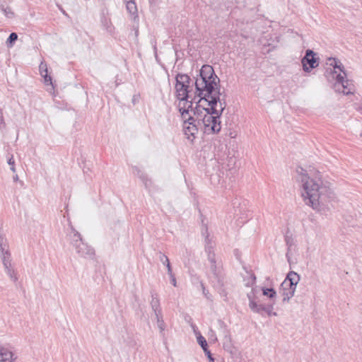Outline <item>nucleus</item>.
<instances>
[{
    "mask_svg": "<svg viewBox=\"0 0 362 362\" xmlns=\"http://www.w3.org/2000/svg\"><path fill=\"white\" fill-rule=\"evenodd\" d=\"M220 79L215 74L213 67L203 65L197 76L194 85L199 103L206 102L210 107L204 108L206 114L202 118L206 133H218L221 126L220 116L226 107V103L220 98Z\"/></svg>",
    "mask_w": 362,
    "mask_h": 362,
    "instance_id": "1",
    "label": "nucleus"
},
{
    "mask_svg": "<svg viewBox=\"0 0 362 362\" xmlns=\"http://www.w3.org/2000/svg\"><path fill=\"white\" fill-rule=\"evenodd\" d=\"M298 180L300 182L301 195L305 203L319 212L329 210V204L335 198L332 190L325 185L320 173L311 175L300 169Z\"/></svg>",
    "mask_w": 362,
    "mask_h": 362,
    "instance_id": "2",
    "label": "nucleus"
},
{
    "mask_svg": "<svg viewBox=\"0 0 362 362\" xmlns=\"http://www.w3.org/2000/svg\"><path fill=\"white\" fill-rule=\"evenodd\" d=\"M175 81V96L179 100L177 107L182 117L185 118V115L189 114V109L192 107V100H189L192 98L189 95L192 81L188 75L177 74Z\"/></svg>",
    "mask_w": 362,
    "mask_h": 362,
    "instance_id": "3",
    "label": "nucleus"
},
{
    "mask_svg": "<svg viewBox=\"0 0 362 362\" xmlns=\"http://www.w3.org/2000/svg\"><path fill=\"white\" fill-rule=\"evenodd\" d=\"M205 252L207 254V259L210 264V281L215 288L221 289L225 283L222 262L217 258L214 250V245H208Z\"/></svg>",
    "mask_w": 362,
    "mask_h": 362,
    "instance_id": "4",
    "label": "nucleus"
},
{
    "mask_svg": "<svg viewBox=\"0 0 362 362\" xmlns=\"http://www.w3.org/2000/svg\"><path fill=\"white\" fill-rule=\"evenodd\" d=\"M300 279V275L293 271H291L287 274L286 279L280 286V293L283 296V302H288L294 296Z\"/></svg>",
    "mask_w": 362,
    "mask_h": 362,
    "instance_id": "5",
    "label": "nucleus"
},
{
    "mask_svg": "<svg viewBox=\"0 0 362 362\" xmlns=\"http://www.w3.org/2000/svg\"><path fill=\"white\" fill-rule=\"evenodd\" d=\"M347 76L338 74L335 76L336 81L334 88L337 92L342 93L344 95L354 94L355 86L351 81L346 79Z\"/></svg>",
    "mask_w": 362,
    "mask_h": 362,
    "instance_id": "6",
    "label": "nucleus"
},
{
    "mask_svg": "<svg viewBox=\"0 0 362 362\" xmlns=\"http://www.w3.org/2000/svg\"><path fill=\"white\" fill-rule=\"evenodd\" d=\"M315 56L316 54L313 50L307 49L305 51V54L301 59L303 70L305 72H310L319 66V59Z\"/></svg>",
    "mask_w": 362,
    "mask_h": 362,
    "instance_id": "7",
    "label": "nucleus"
},
{
    "mask_svg": "<svg viewBox=\"0 0 362 362\" xmlns=\"http://www.w3.org/2000/svg\"><path fill=\"white\" fill-rule=\"evenodd\" d=\"M187 115H185V117L182 118L184 119L183 131L187 138L190 139L191 136L194 137V135L198 132V129L195 124V119L194 117L189 116L187 118Z\"/></svg>",
    "mask_w": 362,
    "mask_h": 362,
    "instance_id": "8",
    "label": "nucleus"
},
{
    "mask_svg": "<svg viewBox=\"0 0 362 362\" xmlns=\"http://www.w3.org/2000/svg\"><path fill=\"white\" fill-rule=\"evenodd\" d=\"M4 270L10 279L16 282L18 281L16 272L11 263V255H6L1 257Z\"/></svg>",
    "mask_w": 362,
    "mask_h": 362,
    "instance_id": "9",
    "label": "nucleus"
},
{
    "mask_svg": "<svg viewBox=\"0 0 362 362\" xmlns=\"http://www.w3.org/2000/svg\"><path fill=\"white\" fill-rule=\"evenodd\" d=\"M76 252L82 257L92 258L94 255V250L83 240L74 247Z\"/></svg>",
    "mask_w": 362,
    "mask_h": 362,
    "instance_id": "10",
    "label": "nucleus"
},
{
    "mask_svg": "<svg viewBox=\"0 0 362 362\" xmlns=\"http://www.w3.org/2000/svg\"><path fill=\"white\" fill-rule=\"evenodd\" d=\"M16 360V356L13 351L0 343V362H14Z\"/></svg>",
    "mask_w": 362,
    "mask_h": 362,
    "instance_id": "11",
    "label": "nucleus"
},
{
    "mask_svg": "<svg viewBox=\"0 0 362 362\" xmlns=\"http://www.w3.org/2000/svg\"><path fill=\"white\" fill-rule=\"evenodd\" d=\"M327 64L329 65L330 66H332L334 69V74H337V71L336 69H338L341 75H345V76H347L346 71L345 70L344 66L342 64V63L337 59V58L334 57H329L327 59Z\"/></svg>",
    "mask_w": 362,
    "mask_h": 362,
    "instance_id": "12",
    "label": "nucleus"
},
{
    "mask_svg": "<svg viewBox=\"0 0 362 362\" xmlns=\"http://www.w3.org/2000/svg\"><path fill=\"white\" fill-rule=\"evenodd\" d=\"M11 255L7 239L2 229L0 228V256L4 257Z\"/></svg>",
    "mask_w": 362,
    "mask_h": 362,
    "instance_id": "13",
    "label": "nucleus"
},
{
    "mask_svg": "<svg viewBox=\"0 0 362 362\" xmlns=\"http://www.w3.org/2000/svg\"><path fill=\"white\" fill-rule=\"evenodd\" d=\"M68 238L70 241V244L74 247L80 242L83 241L81 234L73 227H70V231L68 233Z\"/></svg>",
    "mask_w": 362,
    "mask_h": 362,
    "instance_id": "14",
    "label": "nucleus"
},
{
    "mask_svg": "<svg viewBox=\"0 0 362 362\" xmlns=\"http://www.w3.org/2000/svg\"><path fill=\"white\" fill-rule=\"evenodd\" d=\"M159 259H160V262H167L168 274L170 276L171 284L174 286H177L176 279H175V274L173 273L172 267H171L168 257L166 255H165L164 254L160 252Z\"/></svg>",
    "mask_w": 362,
    "mask_h": 362,
    "instance_id": "15",
    "label": "nucleus"
},
{
    "mask_svg": "<svg viewBox=\"0 0 362 362\" xmlns=\"http://www.w3.org/2000/svg\"><path fill=\"white\" fill-rule=\"evenodd\" d=\"M40 75L44 78L45 83L52 84V78L48 76L47 65L45 62H42L39 66Z\"/></svg>",
    "mask_w": 362,
    "mask_h": 362,
    "instance_id": "16",
    "label": "nucleus"
},
{
    "mask_svg": "<svg viewBox=\"0 0 362 362\" xmlns=\"http://www.w3.org/2000/svg\"><path fill=\"white\" fill-rule=\"evenodd\" d=\"M151 306L154 312V315L162 313L161 308L160 307V300L158 298V296L156 293L151 294Z\"/></svg>",
    "mask_w": 362,
    "mask_h": 362,
    "instance_id": "17",
    "label": "nucleus"
},
{
    "mask_svg": "<svg viewBox=\"0 0 362 362\" xmlns=\"http://www.w3.org/2000/svg\"><path fill=\"white\" fill-rule=\"evenodd\" d=\"M222 332H223V335L224 337V340H225V341L223 342V348L226 350L229 351L230 348V344L231 342V338H230L229 331L227 329H226L225 327H223Z\"/></svg>",
    "mask_w": 362,
    "mask_h": 362,
    "instance_id": "18",
    "label": "nucleus"
},
{
    "mask_svg": "<svg viewBox=\"0 0 362 362\" xmlns=\"http://www.w3.org/2000/svg\"><path fill=\"white\" fill-rule=\"evenodd\" d=\"M249 307L252 311L257 313H259L261 311H263V309H264V305L258 304L256 300H250V302H249Z\"/></svg>",
    "mask_w": 362,
    "mask_h": 362,
    "instance_id": "19",
    "label": "nucleus"
},
{
    "mask_svg": "<svg viewBox=\"0 0 362 362\" xmlns=\"http://www.w3.org/2000/svg\"><path fill=\"white\" fill-rule=\"evenodd\" d=\"M155 317L156 319L157 325L160 330V332L161 334H163V332L165 329V323L164 322V320L163 319V315H162V313H160V315L156 314V315H155Z\"/></svg>",
    "mask_w": 362,
    "mask_h": 362,
    "instance_id": "20",
    "label": "nucleus"
},
{
    "mask_svg": "<svg viewBox=\"0 0 362 362\" xmlns=\"http://www.w3.org/2000/svg\"><path fill=\"white\" fill-rule=\"evenodd\" d=\"M195 99V97L194 98H192V101L193 100ZM193 103L192 102V104ZM202 103H199V100L198 101V105L194 107L193 108L192 107L191 108L189 109V111H193L194 112V115H197V117L200 116L201 117V115L202 114V112L204 111V108H205L204 107H202V105L201 104Z\"/></svg>",
    "mask_w": 362,
    "mask_h": 362,
    "instance_id": "21",
    "label": "nucleus"
},
{
    "mask_svg": "<svg viewBox=\"0 0 362 362\" xmlns=\"http://www.w3.org/2000/svg\"><path fill=\"white\" fill-rule=\"evenodd\" d=\"M202 235L204 238L205 248L208 245H213L212 242H211V239L209 238V232H208V229H207V228L206 226L202 228Z\"/></svg>",
    "mask_w": 362,
    "mask_h": 362,
    "instance_id": "22",
    "label": "nucleus"
},
{
    "mask_svg": "<svg viewBox=\"0 0 362 362\" xmlns=\"http://www.w3.org/2000/svg\"><path fill=\"white\" fill-rule=\"evenodd\" d=\"M197 340L198 344L200 345V346L204 350V351H206L208 348H207V342H206V340L205 339V338L203 336H202L201 334H199V336H197Z\"/></svg>",
    "mask_w": 362,
    "mask_h": 362,
    "instance_id": "23",
    "label": "nucleus"
},
{
    "mask_svg": "<svg viewBox=\"0 0 362 362\" xmlns=\"http://www.w3.org/2000/svg\"><path fill=\"white\" fill-rule=\"evenodd\" d=\"M262 293L264 296H267L269 298H274L276 296V292L273 288H262Z\"/></svg>",
    "mask_w": 362,
    "mask_h": 362,
    "instance_id": "24",
    "label": "nucleus"
},
{
    "mask_svg": "<svg viewBox=\"0 0 362 362\" xmlns=\"http://www.w3.org/2000/svg\"><path fill=\"white\" fill-rule=\"evenodd\" d=\"M17 39H18V35L16 33H11L9 35V36H8L7 40H6L7 45L8 47H12L13 43L15 41H16Z\"/></svg>",
    "mask_w": 362,
    "mask_h": 362,
    "instance_id": "25",
    "label": "nucleus"
},
{
    "mask_svg": "<svg viewBox=\"0 0 362 362\" xmlns=\"http://www.w3.org/2000/svg\"><path fill=\"white\" fill-rule=\"evenodd\" d=\"M127 9L128 10V11L130 13H132V14L135 13V12L136 11V6L135 3L133 1H127Z\"/></svg>",
    "mask_w": 362,
    "mask_h": 362,
    "instance_id": "26",
    "label": "nucleus"
},
{
    "mask_svg": "<svg viewBox=\"0 0 362 362\" xmlns=\"http://www.w3.org/2000/svg\"><path fill=\"white\" fill-rule=\"evenodd\" d=\"M256 282V276L255 274H250V279H248L247 282L246 283L247 286H252Z\"/></svg>",
    "mask_w": 362,
    "mask_h": 362,
    "instance_id": "27",
    "label": "nucleus"
},
{
    "mask_svg": "<svg viewBox=\"0 0 362 362\" xmlns=\"http://www.w3.org/2000/svg\"><path fill=\"white\" fill-rule=\"evenodd\" d=\"M272 310H273V306L272 305H269V306H264V309H263V311H265L267 313V314L269 315H276V313H272Z\"/></svg>",
    "mask_w": 362,
    "mask_h": 362,
    "instance_id": "28",
    "label": "nucleus"
},
{
    "mask_svg": "<svg viewBox=\"0 0 362 362\" xmlns=\"http://www.w3.org/2000/svg\"><path fill=\"white\" fill-rule=\"evenodd\" d=\"M4 14L8 17V18H11L13 16V13L12 12L11 9L10 8H3L2 9Z\"/></svg>",
    "mask_w": 362,
    "mask_h": 362,
    "instance_id": "29",
    "label": "nucleus"
},
{
    "mask_svg": "<svg viewBox=\"0 0 362 362\" xmlns=\"http://www.w3.org/2000/svg\"><path fill=\"white\" fill-rule=\"evenodd\" d=\"M247 298L249 299V302H250V300L252 301H254L255 300V289L252 288L251 292L250 293H247Z\"/></svg>",
    "mask_w": 362,
    "mask_h": 362,
    "instance_id": "30",
    "label": "nucleus"
},
{
    "mask_svg": "<svg viewBox=\"0 0 362 362\" xmlns=\"http://www.w3.org/2000/svg\"><path fill=\"white\" fill-rule=\"evenodd\" d=\"M209 334H210V338L214 341H218V339L216 337V335L214 332V331H213L212 329H210L209 331Z\"/></svg>",
    "mask_w": 362,
    "mask_h": 362,
    "instance_id": "31",
    "label": "nucleus"
},
{
    "mask_svg": "<svg viewBox=\"0 0 362 362\" xmlns=\"http://www.w3.org/2000/svg\"><path fill=\"white\" fill-rule=\"evenodd\" d=\"M2 126H5V122H4V118L3 116V112H2L1 110L0 109V128H1Z\"/></svg>",
    "mask_w": 362,
    "mask_h": 362,
    "instance_id": "32",
    "label": "nucleus"
},
{
    "mask_svg": "<svg viewBox=\"0 0 362 362\" xmlns=\"http://www.w3.org/2000/svg\"><path fill=\"white\" fill-rule=\"evenodd\" d=\"M287 245H289V246H291V244L289 243V242H288V241H287ZM290 250H290V247H288V251H287V252H286V259H287V260H288V262L289 263H291Z\"/></svg>",
    "mask_w": 362,
    "mask_h": 362,
    "instance_id": "33",
    "label": "nucleus"
},
{
    "mask_svg": "<svg viewBox=\"0 0 362 362\" xmlns=\"http://www.w3.org/2000/svg\"><path fill=\"white\" fill-rule=\"evenodd\" d=\"M204 353L207 356L208 358L210 360V362H214V359L212 357V355L209 349H207L206 351H204Z\"/></svg>",
    "mask_w": 362,
    "mask_h": 362,
    "instance_id": "34",
    "label": "nucleus"
},
{
    "mask_svg": "<svg viewBox=\"0 0 362 362\" xmlns=\"http://www.w3.org/2000/svg\"><path fill=\"white\" fill-rule=\"evenodd\" d=\"M8 164L9 165H11V166L14 165V164H15V161H14V159H13V156H12L10 158H8Z\"/></svg>",
    "mask_w": 362,
    "mask_h": 362,
    "instance_id": "35",
    "label": "nucleus"
},
{
    "mask_svg": "<svg viewBox=\"0 0 362 362\" xmlns=\"http://www.w3.org/2000/svg\"><path fill=\"white\" fill-rule=\"evenodd\" d=\"M202 288H203V293L204 295L207 298H209V296H208V294H209V291H206L204 288V286L202 285Z\"/></svg>",
    "mask_w": 362,
    "mask_h": 362,
    "instance_id": "36",
    "label": "nucleus"
},
{
    "mask_svg": "<svg viewBox=\"0 0 362 362\" xmlns=\"http://www.w3.org/2000/svg\"><path fill=\"white\" fill-rule=\"evenodd\" d=\"M18 175H16L14 177H13V181H18Z\"/></svg>",
    "mask_w": 362,
    "mask_h": 362,
    "instance_id": "37",
    "label": "nucleus"
},
{
    "mask_svg": "<svg viewBox=\"0 0 362 362\" xmlns=\"http://www.w3.org/2000/svg\"><path fill=\"white\" fill-rule=\"evenodd\" d=\"M11 170L12 172L15 173L16 172L15 166L14 165L11 166Z\"/></svg>",
    "mask_w": 362,
    "mask_h": 362,
    "instance_id": "38",
    "label": "nucleus"
},
{
    "mask_svg": "<svg viewBox=\"0 0 362 362\" xmlns=\"http://www.w3.org/2000/svg\"><path fill=\"white\" fill-rule=\"evenodd\" d=\"M223 288V286L221 287ZM217 290H218V291L220 292V294H222V291H223V290L222 288H216Z\"/></svg>",
    "mask_w": 362,
    "mask_h": 362,
    "instance_id": "39",
    "label": "nucleus"
},
{
    "mask_svg": "<svg viewBox=\"0 0 362 362\" xmlns=\"http://www.w3.org/2000/svg\"><path fill=\"white\" fill-rule=\"evenodd\" d=\"M149 1H150L151 4H153V3L156 2V0H149Z\"/></svg>",
    "mask_w": 362,
    "mask_h": 362,
    "instance_id": "40",
    "label": "nucleus"
},
{
    "mask_svg": "<svg viewBox=\"0 0 362 362\" xmlns=\"http://www.w3.org/2000/svg\"><path fill=\"white\" fill-rule=\"evenodd\" d=\"M163 264H165L167 267V262H161Z\"/></svg>",
    "mask_w": 362,
    "mask_h": 362,
    "instance_id": "41",
    "label": "nucleus"
},
{
    "mask_svg": "<svg viewBox=\"0 0 362 362\" xmlns=\"http://www.w3.org/2000/svg\"><path fill=\"white\" fill-rule=\"evenodd\" d=\"M361 136H362V133L361 134Z\"/></svg>",
    "mask_w": 362,
    "mask_h": 362,
    "instance_id": "42",
    "label": "nucleus"
}]
</instances>
